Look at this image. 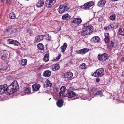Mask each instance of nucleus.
Wrapping results in <instances>:
<instances>
[{
	"label": "nucleus",
	"mask_w": 124,
	"mask_h": 124,
	"mask_svg": "<svg viewBox=\"0 0 124 124\" xmlns=\"http://www.w3.org/2000/svg\"><path fill=\"white\" fill-rule=\"evenodd\" d=\"M84 28L81 32L82 36H85L88 35L92 32L93 30V27L91 25H89L88 22L84 24Z\"/></svg>",
	"instance_id": "f257e3e1"
},
{
	"label": "nucleus",
	"mask_w": 124,
	"mask_h": 124,
	"mask_svg": "<svg viewBox=\"0 0 124 124\" xmlns=\"http://www.w3.org/2000/svg\"><path fill=\"white\" fill-rule=\"evenodd\" d=\"M7 91L10 94L13 93L19 88V86L17 82L14 81L8 86L7 85Z\"/></svg>",
	"instance_id": "f03ea898"
},
{
	"label": "nucleus",
	"mask_w": 124,
	"mask_h": 124,
	"mask_svg": "<svg viewBox=\"0 0 124 124\" xmlns=\"http://www.w3.org/2000/svg\"><path fill=\"white\" fill-rule=\"evenodd\" d=\"M70 8L69 5L64 4L63 5H60L57 10L60 14H62L65 11H67Z\"/></svg>",
	"instance_id": "7ed1b4c3"
},
{
	"label": "nucleus",
	"mask_w": 124,
	"mask_h": 124,
	"mask_svg": "<svg viewBox=\"0 0 124 124\" xmlns=\"http://www.w3.org/2000/svg\"><path fill=\"white\" fill-rule=\"evenodd\" d=\"M104 70L103 68L97 69L92 75L94 77L97 78L101 77L104 75Z\"/></svg>",
	"instance_id": "20e7f679"
},
{
	"label": "nucleus",
	"mask_w": 124,
	"mask_h": 124,
	"mask_svg": "<svg viewBox=\"0 0 124 124\" xmlns=\"http://www.w3.org/2000/svg\"><path fill=\"white\" fill-rule=\"evenodd\" d=\"M98 60L104 62L108 59V55L106 53L102 54H99L98 56Z\"/></svg>",
	"instance_id": "39448f33"
},
{
	"label": "nucleus",
	"mask_w": 124,
	"mask_h": 124,
	"mask_svg": "<svg viewBox=\"0 0 124 124\" xmlns=\"http://www.w3.org/2000/svg\"><path fill=\"white\" fill-rule=\"evenodd\" d=\"M1 59L3 60L6 59L8 56V54L6 51H1L0 52Z\"/></svg>",
	"instance_id": "423d86ee"
},
{
	"label": "nucleus",
	"mask_w": 124,
	"mask_h": 124,
	"mask_svg": "<svg viewBox=\"0 0 124 124\" xmlns=\"http://www.w3.org/2000/svg\"><path fill=\"white\" fill-rule=\"evenodd\" d=\"M118 45V41L116 40L111 41L108 44L107 46L111 48L115 47Z\"/></svg>",
	"instance_id": "0eeeda50"
},
{
	"label": "nucleus",
	"mask_w": 124,
	"mask_h": 124,
	"mask_svg": "<svg viewBox=\"0 0 124 124\" xmlns=\"http://www.w3.org/2000/svg\"><path fill=\"white\" fill-rule=\"evenodd\" d=\"M56 0H47L46 2V7L48 8H50L55 3Z\"/></svg>",
	"instance_id": "6e6552de"
},
{
	"label": "nucleus",
	"mask_w": 124,
	"mask_h": 124,
	"mask_svg": "<svg viewBox=\"0 0 124 124\" xmlns=\"http://www.w3.org/2000/svg\"><path fill=\"white\" fill-rule=\"evenodd\" d=\"M7 85L5 84L0 85V94H2L7 91Z\"/></svg>",
	"instance_id": "1a4fd4ad"
},
{
	"label": "nucleus",
	"mask_w": 124,
	"mask_h": 124,
	"mask_svg": "<svg viewBox=\"0 0 124 124\" xmlns=\"http://www.w3.org/2000/svg\"><path fill=\"white\" fill-rule=\"evenodd\" d=\"M94 4V3L92 1L85 3L83 5V9H88Z\"/></svg>",
	"instance_id": "9d476101"
},
{
	"label": "nucleus",
	"mask_w": 124,
	"mask_h": 124,
	"mask_svg": "<svg viewBox=\"0 0 124 124\" xmlns=\"http://www.w3.org/2000/svg\"><path fill=\"white\" fill-rule=\"evenodd\" d=\"M44 37V36L41 35L37 36L36 37L35 40L34 41V43H37L42 40L43 39Z\"/></svg>",
	"instance_id": "9b49d317"
},
{
	"label": "nucleus",
	"mask_w": 124,
	"mask_h": 124,
	"mask_svg": "<svg viewBox=\"0 0 124 124\" xmlns=\"http://www.w3.org/2000/svg\"><path fill=\"white\" fill-rule=\"evenodd\" d=\"M100 40V38L98 36H95L91 39L90 41L92 43H99Z\"/></svg>",
	"instance_id": "f8f14e48"
},
{
	"label": "nucleus",
	"mask_w": 124,
	"mask_h": 124,
	"mask_svg": "<svg viewBox=\"0 0 124 124\" xmlns=\"http://www.w3.org/2000/svg\"><path fill=\"white\" fill-rule=\"evenodd\" d=\"M89 50V49L86 48H85L76 51V52L78 54H84L88 52Z\"/></svg>",
	"instance_id": "ddd939ff"
},
{
	"label": "nucleus",
	"mask_w": 124,
	"mask_h": 124,
	"mask_svg": "<svg viewBox=\"0 0 124 124\" xmlns=\"http://www.w3.org/2000/svg\"><path fill=\"white\" fill-rule=\"evenodd\" d=\"M77 95V94L75 92L73 91H71L69 92L66 94L65 96L70 98L76 96Z\"/></svg>",
	"instance_id": "4468645a"
},
{
	"label": "nucleus",
	"mask_w": 124,
	"mask_h": 124,
	"mask_svg": "<svg viewBox=\"0 0 124 124\" xmlns=\"http://www.w3.org/2000/svg\"><path fill=\"white\" fill-rule=\"evenodd\" d=\"M14 29L13 27L7 28L4 31L5 33L8 35H10L13 33Z\"/></svg>",
	"instance_id": "2eb2a0df"
},
{
	"label": "nucleus",
	"mask_w": 124,
	"mask_h": 124,
	"mask_svg": "<svg viewBox=\"0 0 124 124\" xmlns=\"http://www.w3.org/2000/svg\"><path fill=\"white\" fill-rule=\"evenodd\" d=\"M40 87V85L38 84H35L32 85V90L35 91H38Z\"/></svg>",
	"instance_id": "dca6fc26"
},
{
	"label": "nucleus",
	"mask_w": 124,
	"mask_h": 124,
	"mask_svg": "<svg viewBox=\"0 0 124 124\" xmlns=\"http://www.w3.org/2000/svg\"><path fill=\"white\" fill-rule=\"evenodd\" d=\"M82 22V21L81 18H74L72 21V22L78 25L80 24Z\"/></svg>",
	"instance_id": "f3484780"
},
{
	"label": "nucleus",
	"mask_w": 124,
	"mask_h": 124,
	"mask_svg": "<svg viewBox=\"0 0 124 124\" xmlns=\"http://www.w3.org/2000/svg\"><path fill=\"white\" fill-rule=\"evenodd\" d=\"M73 73L70 71L67 72L65 73L64 77L65 78L69 79L72 77L73 76Z\"/></svg>",
	"instance_id": "a211bd4d"
},
{
	"label": "nucleus",
	"mask_w": 124,
	"mask_h": 124,
	"mask_svg": "<svg viewBox=\"0 0 124 124\" xmlns=\"http://www.w3.org/2000/svg\"><path fill=\"white\" fill-rule=\"evenodd\" d=\"M109 34L108 33H105L104 34L105 38L104 40L106 43H107L110 41L109 39L108 38Z\"/></svg>",
	"instance_id": "6ab92c4d"
},
{
	"label": "nucleus",
	"mask_w": 124,
	"mask_h": 124,
	"mask_svg": "<svg viewBox=\"0 0 124 124\" xmlns=\"http://www.w3.org/2000/svg\"><path fill=\"white\" fill-rule=\"evenodd\" d=\"M71 18V16L68 14H66L62 16V18L63 20H70Z\"/></svg>",
	"instance_id": "aec40b11"
},
{
	"label": "nucleus",
	"mask_w": 124,
	"mask_h": 124,
	"mask_svg": "<svg viewBox=\"0 0 124 124\" xmlns=\"http://www.w3.org/2000/svg\"><path fill=\"white\" fill-rule=\"evenodd\" d=\"M51 72L49 70L44 71L43 74V75L45 77H48L50 76Z\"/></svg>",
	"instance_id": "412c9836"
},
{
	"label": "nucleus",
	"mask_w": 124,
	"mask_h": 124,
	"mask_svg": "<svg viewBox=\"0 0 124 124\" xmlns=\"http://www.w3.org/2000/svg\"><path fill=\"white\" fill-rule=\"evenodd\" d=\"M106 3V0H101L98 2V6L100 7H102Z\"/></svg>",
	"instance_id": "4be33fe9"
},
{
	"label": "nucleus",
	"mask_w": 124,
	"mask_h": 124,
	"mask_svg": "<svg viewBox=\"0 0 124 124\" xmlns=\"http://www.w3.org/2000/svg\"><path fill=\"white\" fill-rule=\"evenodd\" d=\"M59 68L60 66L58 64H56L53 65L52 69L53 71H54L59 69Z\"/></svg>",
	"instance_id": "5701e85b"
},
{
	"label": "nucleus",
	"mask_w": 124,
	"mask_h": 124,
	"mask_svg": "<svg viewBox=\"0 0 124 124\" xmlns=\"http://www.w3.org/2000/svg\"><path fill=\"white\" fill-rule=\"evenodd\" d=\"M49 53L47 52L44 55L43 60L45 62H47L49 61Z\"/></svg>",
	"instance_id": "b1692460"
},
{
	"label": "nucleus",
	"mask_w": 124,
	"mask_h": 124,
	"mask_svg": "<svg viewBox=\"0 0 124 124\" xmlns=\"http://www.w3.org/2000/svg\"><path fill=\"white\" fill-rule=\"evenodd\" d=\"M63 101L62 100H59L56 102L57 106L59 107H61L63 105Z\"/></svg>",
	"instance_id": "393cba45"
},
{
	"label": "nucleus",
	"mask_w": 124,
	"mask_h": 124,
	"mask_svg": "<svg viewBox=\"0 0 124 124\" xmlns=\"http://www.w3.org/2000/svg\"><path fill=\"white\" fill-rule=\"evenodd\" d=\"M27 60L26 59L22 60L19 63L21 66H23L26 65L27 62Z\"/></svg>",
	"instance_id": "a878e982"
},
{
	"label": "nucleus",
	"mask_w": 124,
	"mask_h": 124,
	"mask_svg": "<svg viewBox=\"0 0 124 124\" xmlns=\"http://www.w3.org/2000/svg\"><path fill=\"white\" fill-rule=\"evenodd\" d=\"M44 2L40 0L36 4V6L38 8H40L43 6Z\"/></svg>",
	"instance_id": "bb28decb"
},
{
	"label": "nucleus",
	"mask_w": 124,
	"mask_h": 124,
	"mask_svg": "<svg viewBox=\"0 0 124 124\" xmlns=\"http://www.w3.org/2000/svg\"><path fill=\"white\" fill-rule=\"evenodd\" d=\"M67 46V45L66 43H64L63 45L61 47L62 52L63 53L64 52L66 49Z\"/></svg>",
	"instance_id": "cd10ccee"
},
{
	"label": "nucleus",
	"mask_w": 124,
	"mask_h": 124,
	"mask_svg": "<svg viewBox=\"0 0 124 124\" xmlns=\"http://www.w3.org/2000/svg\"><path fill=\"white\" fill-rule=\"evenodd\" d=\"M103 91L101 90L100 91H97L96 92V93L94 94V96H97L98 95L100 96L101 97L103 95Z\"/></svg>",
	"instance_id": "c85d7f7f"
},
{
	"label": "nucleus",
	"mask_w": 124,
	"mask_h": 124,
	"mask_svg": "<svg viewBox=\"0 0 124 124\" xmlns=\"http://www.w3.org/2000/svg\"><path fill=\"white\" fill-rule=\"evenodd\" d=\"M0 68L1 69V71L2 70H5L7 69V67L6 65L3 64L1 65Z\"/></svg>",
	"instance_id": "c756f323"
},
{
	"label": "nucleus",
	"mask_w": 124,
	"mask_h": 124,
	"mask_svg": "<svg viewBox=\"0 0 124 124\" xmlns=\"http://www.w3.org/2000/svg\"><path fill=\"white\" fill-rule=\"evenodd\" d=\"M38 48L40 50H42L44 49V45L41 43H39L37 45Z\"/></svg>",
	"instance_id": "7c9ffc66"
},
{
	"label": "nucleus",
	"mask_w": 124,
	"mask_h": 124,
	"mask_svg": "<svg viewBox=\"0 0 124 124\" xmlns=\"http://www.w3.org/2000/svg\"><path fill=\"white\" fill-rule=\"evenodd\" d=\"M46 87H51L52 85V84L51 83V82L49 81L47 79L46 82Z\"/></svg>",
	"instance_id": "2f4dec72"
},
{
	"label": "nucleus",
	"mask_w": 124,
	"mask_h": 124,
	"mask_svg": "<svg viewBox=\"0 0 124 124\" xmlns=\"http://www.w3.org/2000/svg\"><path fill=\"white\" fill-rule=\"evenodd\" d=\"M9 16L10 19H13L15 18L16 16L14 13L12 12L9 14Z\"/></svg>",
	"instance_id": "473e14b6"
},
{
	"label": "nucleus",
	"mask_w": 124,
	"mask_h": 124,
	"mask_svg": "<svg viewBox=\"0 0 124 124\" xmlns=\"http://www.w3.org/2000/svg\"><path fill=\"white\" fill-rule=\"evenodd\" d=\"M115 24L114 23H111L110 24L109 26H108V27H107L106 29V30L108 29H110L112 28H114L115 27V26H114V24Z\"/></svg>",
	"instance_id": "72a5a7b5"
},
{
	"label": "nucleus",
	"mask_w": 124,
	"mask_h": 124,
	"mask_svg": "<svg viewBox=\"0 0 124 124\" xmlns=\"http://www.w3.org/2000/svg\"><path fill=\"white\" fill-rule=\"evenodd\" d=\"M12 44L15 46H18L20 45L19 42L16 40H14Z\"/></svg>",
	"instance_id": "f704fd0d"
},
{
	"label": "nucleus",
	"mask_w": 124,
	"mask_h": 124,
	"mask_svg": "<svg viewBox=\"0 0 124 124\" xmlns=\"http://www.w3.org/2000/svg\"><path fill=\"white\" fill-rule=\"evenodd\" d=\"M116 15L115 14H113L109 18V19L111 20H114L116 18Z\"/></svg>",
	"instance_id": "c9c22d12"
},
{
	"label": "nucleus",
	"mask_w": 124,
	"mask_h": 124,
	"mask_svg": "<svg viewBox=\"0 0 124 124\" xmlns=\"http://www.w3.org/2000/svg\"><path fill=\"white\" fill-rule=\"evenodd\" d=\"M30 89L29 87L27 88H25L24 90V92L26 93H29L30 92Z\"/></svg>",
	"instance_id": "e433bc0d"
},
{
	"label": "nucleus",
	"mask_w": 124,
	"mask_h": 124,
	"mask_svg": "<svg viewBox=\"0 0 124 124\" xmlns=\"http://www.w3.org/2000/svg\"><path fill=\"white\" fill-rule=\"evenodd\" d=\"M60 91L64 93L66 90V87L65 86H62L60 88Z\"/></svg>",
	"instance_id": "4c0bfd02"
},
{
	"label": "nucleus",
	"mask_w": 124,
	"mask_h": 124,
	"mask_svg": "<svg viewBox=\"0 0 124 124\" xmlns=\"http://www.w3.org/2000/svg\"><path fill=\"white\" fill-rule=\"evenodd\" d=\"M86 66V65L85 63H83L81 64L80 67L82 69H85Z\"/></svg>",
	"instance_id": "58836bf2"
},
{
	"label": "nucleus",
	"mask_w": 124,
	"mask_h": 124,
	"mask_svg": "<svg viewBox=\"0 0 124 124\" xmlns=\"http://www.w3.org/2000/svg\"><path fill=\"white\" fill-rule=\"evenodd\" d=\"M119 34L120 35L124 36V31H123L122 29H120L119 31Z\"/></svg>",
	"instance_id": "ea45409f"
},
{
	"label": "nucleus",
	"mask_w": 124,
	"mask_h": 124,
	"mask_svg": "<svg viewBox=\"0 0 124 124\" xmlns=\"http://www.w3.org/2000/svg\"><path fill=\"white\" fill-rule=\"evenodd\" d=\"M98 21L100 22H102L103 19V17L102 16H100L99 17H98Z\"/></svg>",
	"instance_id": "a19ab883"
},
{
	"label": "nucleus",
	"mask_w": 124,
	"mask_h": 124,
	"mask_svg": "<svg viewBox=\"0 0 124 124\" xmlns=\"http://www.w3.org/2000/svg\"><path fill=\"white\" fill-rule=\"evenodd\" d=\"M59 90V88L56 86L54 87L53 88V91L54 92V93H56L57 92H58Z\"/></svg>",
	"instance_id": "79ce46f5"
},
{
	"label": "nucleus",
	"mask_w": 124,
	"mask_h": 124,
	"mask_svg": "<svg viewBox=\"0 0 124 124\" xmlns=\"http://www.w3.org/2000/svg\"><path fill=\"white\" fill-rule=\"evenodd\" d=\"M14 40L12 39H8V41L9 44H12Z\"/></svg>",
	"instance_id": "37998d69"
},
{
	"label": "nucleus",
	"mask_w": 124,
	"mask_h": 124,
	"mask_svg": "<svg viewBox=\"0 0 124 124\" xmlns=\"http://www.w3.org/2000/svg\"><path fill=\"white\" fill-rule=\"evenodd\" d=\"M46 39L49 41H50L51 39V37L49 36V34H46Z\"/></svg>",
	"instance_id": "c03bdc74"
},
{
	"label": "nucleus",
	"mask_w": 124,
	"mask_h": 124,
	"mask_svg": "<svg viewBox=\"0 0 124 124\" xmlns=\"http://www.w3.org/2000/svg\"><path fill=\"white\" fill-rule=\"evenodd\" d=\"M61 56V55L60 54H59V55L58 56V57L56 58L55 60L56 61H58L60 58V57Z\"/></svg>",
	"instance_id": "a18cd8bd"
},
{
	"label": "nucleus",
	"mask_w": 124,
	"mask_h": 124,
	"mask_svg": "<svg viewBox=\"0 0 124 124\" xmlns=\"http://www.w3.org/2000/svg\"><path fill=\"white\" fill-rule=\"evenodd\" d=\"M64 93L62 92V91H60V92L59 93V94L60 96H62L63 94Z\"/></svg>",
	"instance_id": "49530a36"
},
{
	"label": "nucleus",
	"mask_w": 124,
	"mask_h": 124,
	"mask_svg": "<svg viewBox=\"0 0 124 124\" xmlns=\"http://www.w3.org/2000/svg\"><path fill=\"white\" fill-rule=\"evenodd\" d=\"M6 3L7 5H9L10 3V0H6Z\"/></svg>",
	"instance_id": "de8ad7c7"
},
{
	"label": "nucleus",
	"mask_w": 124,
	"mask_h": 124,
	"mask_svg": "<svg viewBox=\"0 0 124 124\" xmlns=\"http://www.w3.org/2000/svg\"><path fill=\"white\" fill-rule=\"evenodd\" d=\"M31 31V30L30 29L29 30H26V31L27 33H29L30 34V36H31V33H30V31Z\"/></svg>",
	"instance_id": "09e8293b"
},
{
	"label": "nucleus",
	"mask_w": 124,
	"mask_h": 124,
	"mask_svg": "<svg viewBox=\"0 0 124 124\" xmlns=\"http://www.w3.org/2000/svg\"><path fill=\"white\" fill-rule=\"evenodd\" d=\"M96 82H99V81H100V79L99 78H97L96 79Z\"/></svg>",
	"instance_id": "8fccbe9b"
},
{
	"label": "nucleus",
	"mask_w": 124,
	"mask_h": 124,
	"mask_svg": "<svg viewBox=\"0 0 124 124\" xmlns=\"http://www.w3.org/2000/svg\"><path fill=\"white\" fill-rule=\"evenodd\" d=\"M74 88L73 87H71L70 88V89L71 90H74Z\"/></svg>",
	"instance_id": "3c124183"
},
{
	"label": "nucleus",
	"mask_w": 124,
	"mask_h": 124,
	"mask_svg": "<svg viewBox=\"0 0 124 124\" xmlns=\"http://www.w3.org/2000/svg\"><path fill=\"white\" fill-rule=\"evenodd\" d=\"M122 76L124 77V71L123 72L122 74Z\"/></svg>",
	"instance_id": "603ef678"
},
{
	"label": "nucleus",
	"mask_w": 124,
	"mask_h": 124,
	"mask_svg": "<svg viewBox=\"0 0 124 124\" xmlns=\"http://www.w3.org/2000/svg\"><path fill=\"white\" fill-rule=\"evenodd\" d=\"M121 60L122 61H124V58L123 57L122 58H121Z\"/></svg>",
	"instance_id": "864d4df0"
},
{
	"label": "nucleus",
	"mask_w": 124,
	"mask_h": 124,
	"mask_svg": "<svg viewBox=\"0 0 124 124\" xmlns=\"http://www.w3.org/2000/svg\"><path fill=\"white\" fill-rule=\"evenodd\" d=\"M96 90V89H95V88H93L91 90V91H93V90Z\"/></svg>",
	"instance_id": "5fc2aeb1"
},
{
	"label": "nucleus",
	"mask_w": 124,
	"mask_h": 124,
	"mask_svg": "<svg viewBox=\"0 0 124 124\" xmlns=\"http://www.w3.org/2000/svg\"><path fill=\"white\" fill-rule=\"evenodd\" d=\"M80 7L81 8H83V6H80Z\"/></svg>",
	"instance_id": "6e6d98bb"
},
{
	"label": "nucleus",
	"mask_w": 124,
	"mask_h": 124,
	"mask_svg": "<svg viewBox=\"0 0 124 124\" xmlns=\"http://www.w3.org/2000/svg\"><path fill=\"white\" fill-rule=\"evenodd\" d=\"M61 30V28H60V29L59 30H57V31H59L60 30Z\"/></svg>",
	"instance_id": "4d7b16f0"
},
{
	"label": "nucleus",
	"mask_w": 124,
	"mask_h": 124,
	"mask_svg": "<svg viewBox=\"0 0 124 124\" xmlns=\"http://www.w3.org/2000/svg\"><path fill=\"white\" fill-rule=\"evenodd\" d=\"M61 30V28H60V29L59 30H57V31H59L60 30Z\"/></svg>",
	"instance_id": "13d9d810"
},
{
	"label": "nucleus",
	"mask_w": 124,
	"mask_h": 124,
	"mask_svg": "<svg viewBox=\"0 0 124 124\" xmlns=\"http://www.w3.org/2000/svg\"><path fill=\"white\" fill-rule=\"evenodd\" d=\"M78 99V97H76V98H74V99L75 100V99Z\"/></svg>",
	"instance_id": "bf43d9fd"
},
{
	"label": "nucleus",
	"mask_w": 124,
	"mask_h": 124,
	"mask_svg": "<svg viewBox=\"0 0 124 124\" xmlns=\"http://www.w3.org/2000/svg\"><path fill=\"white\" fill-rule=\"evenodd\" d=\"M31 31H30V33H31Z\"/></svg>",
	"instance_id": "052dcab7"
},
{
	"label": "nucleus",
	"mask_w": 124,
	"mask_h": 124,
	"mask_svg": "<svg viewBox=\"0 0 124 124\" xmlns=\"http://www.w3.org/2000/svg\"><path fill=\"white\" fill-rule=\"evenodd\" d=\"M24 0L26 1H28L29 0Z\"/></svg>",
	"instance_id": "680f3d73"
},
{
	"label": "nucleus",
	"mask_w": 124,
	"mask_h": 124,
	"mask_svg": "<svg viewBox=\"0 0 124 124\" xmlns=\"http://www.w3.org/2000/svg\"><path fill=\"white\" fill-rule=\"evenodd\" d=\"M123 85H124V83H123Z\"/></svg>",
	"instance_id": "e2e57ef3"
}]
</instances>
